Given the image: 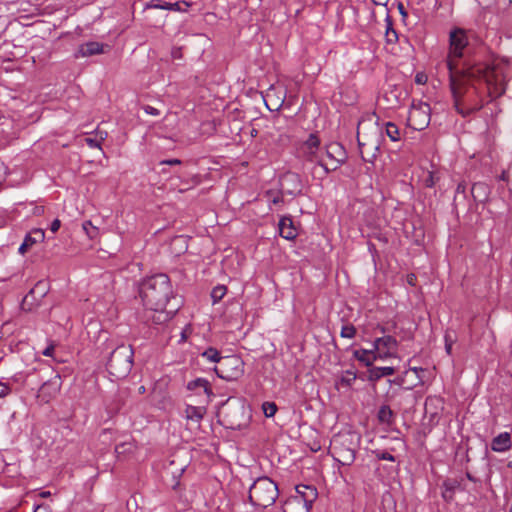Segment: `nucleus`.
<instances>
[{"label":"nucleus","instance_id":"nucleus-1","mask_svg":"<svg viewBox=\"0 0 512 512\" xmlns=\"http://www.w3.org/2000/svg\"><path fill=\"white\" fill-rule=\"evenodd\" d=\"M506 64L495 61L492 64L470 65L463 63L461 72L449 75L454 105L458 113L467 116L482 108L483 103L478 83H484L491 97L505 92Z\"/></svg>","mask_w":512,"mask_h":512},{"label":"nucleus","instance_id":"nucleus-2","mask_svg":"<svg viewBox=\"0 0 512 512\" xmlns=\"http://www.w3.org/2000/svg\"><path fill=\"white\" fill-rule=\"evenodd\" d=\"M139 294L146 307L163 308L172 301L179 300L173 294L170 279L166 274H156L143 280Z\"/></svg>","mask_w":512,"mask_h":512},{"label":"nucleus","instance_id":"nucleus-3","mask_svg":"<svg viewBox=\"0 0 512 512\" xmlns=\"http://www.w3.org/2000/svg\"><path fill=\"white\" fill-rule=\"evenodd\" d=\"M279 495L277 484L267 476L257 478L249 488L250 503L259 508H267L275 503Z\"/></svg>","mask_w":512,"mask_h":512},{"label":"nucleus","instance_id":"nucleus-4","mask_svg":"<svg viewBox=\"0 0 512 512\" xmlns=\"http://www.w3.org/2000/svg\"><path fill=\"white\" fill-rule=\"evenodd\" d=\"M358 440L359 438L353 433L335 436L330 444L333 458L341 465H351L355 461Z\"/></svg>","mask_w":512,"mask_h":512},{"label":"nucleus","instance_id":"nucleus-5","mask_svg":"<svg viewBox=\"0 0 512 512\" xmlns=\"http://www.w3.org/2000/svg\"><path fill=\"white\" fill-rule=\"evenodd\" d=\"M132 365L133 350L131 346L120 345L111 352L106 366L111 376L122 379L130 373Z\"/></svg>","mask_w":512,"mask_h":512},{"label":"nucleus","instance_id":"nucleus-6","mask_svg":"<svg viewBox=\"0 0 512 512\" xmlns=\"http://www.w3.org/2000/svg\"><path fill=\"white\" fill-rule=\"evenodd\" d=\"M468 45V38L465 30L455 28L449 35V53L445 61L449 75L461 72L458 68V60L464 56V49Z\"/></svg>","mask_w":512,"mask_h":512},{"label":"nucleus","instance_id":"nucleus-7","mask_svg":"<svg viewBox=\"0 0 512 512\" xmlns=\"http://www.w3.org/2000/svg\"><path fill=\"white\" fill-rule=\"evenodd\" d=\"M357 141L362 159L365 162L373 163L377 157L380 145L378 129L374 128L371 133L366 134L362 132L361 127L358 126Z\"/></svg>","mask_w":512,"mask_h":512},{"label":"nucleus","instance_id":"nucleus-8","mask_svg":"<svg viewBox=\"0 0 512 512\" xmlns=\"http://www.w3.org/2000/svg\"><path fill=\"white\" fill-rule=\"evenodd\" d=\"M214 370L221 379L237 381L244 375V361L237 355L225 356Z\"/></svg>","mask_w":512,"mask_h":512},{"label":"nucleus","instance_id":"nucleus-9","mask_svg":"<svg viewBox=\"0 0 512 512\" xmlns=\"http://www.w3.org/2000/svg\"><path fill=\"white\" fill-rule=\"evenodd\" d=\"M221 423L230 429H239L245 422V409L241 403H226L219 411Z\"/></svg>","mask_w":512,"mask_h":512},{"label":"nucleus","instance_id":"nucleus-10","mask_svg":"<svg viewBox=\"0 0 512 512\" xmlns=\"http://www.w3.org/2000/svg\"><path fill=\"white\" fill-rule=\"evenodd\" d=\"M345 150L339 143H331L326 147L325 154L321 155L318 164L325 170H335L345 160Z\"/></svg>","mask_w":512,"mask_h":512},{"label":"nucleus","instance_id":"nucleus-11","mask_svg":"<svg viewBox=\"0 0 512 512\" xmlns=\"http://www.w3.org/2000/svg\"><path fill=\"white\" fill-rule=\"evenodd\" d=\"M180 305V300H174L167 307H147L149 309V312L146 316L147 322H150L154 325H161L168 322L179 310Z\"/></svg>","mask_w":512,"mask_h":512},{"label":"nucleus","instance_id":"nucleus-12","mask_svg":"<svg viewBox=\"0 0 512 512\" xmlns=\"http://www.w3.org/2000/svg\"><path fill=\"white\" fill-rule=\"evenodd\" d=\"M408 124L414 129L421 131L425 129L430 122V107L426 103L419 104L418 106L413 105L409 111Z\"/></svg>","mask_w":512,"mask_h":512},{"label":"nucleus","instance_id":"nucleus-13","mask_svg":"<svg viewBox=\"0 0 512 512\" xmlns=\"http://www.w3.org/2000/svg\"><path fill=\"white\" fill-rule=\"evenodd\" d=\"M60 387L61 377L59 375H55L42 384L38 392V398H41L42 401L48 403L59 393Z\"/></svg>","mask_w":512,"mask_h":512},{"label":"nucleus","instance_id":"nucleus-14","mask_svg":"<svg viewBox=\"0 0 512 512\" xmlns=\"http://www.w3.org/2000/svg\"><path fill=\"white\" fill-rule=\"evenodd\" d=\"M319 145V138L315 134H310L309 138L303 143L301 149L310 161L318 163V160L321 159V155H318Z\"/></svg>","mask_w":512,"mask_h":512},{"label":"nucleus","instance_id":"nucleus-15","mask_svg":"<svg viewBox=\"0 0 512 512\" xmlns=\"http://www.w3.org/2000/svg\"><path fill=\"white\" fill-rule=\"evenodd\" d=\"M296 491L297 495L295 497L311 508L317 498L316 488L309 485H298L296 486Z\"/></svg>","mask_w":512,"mask_h":512},{"label":"nucleus","instance_id":"nucleus-16","mask_svg":"<svg viewBox=\"0 0 512 512\" xmlns=\"http://www.w3.org/2000/svg\"><path fill=\"white\" fill-rule=\"evenodd\" d=\"M105 47H108V45L94 41L87 42L79 46L76 56L89 57L102 54L105 52Z\"/></svg>","mask_w":512,"mask_h":512},{"label":"nucleus","instance_id":"nucleus-17","mask_svg":"<svg viewBox=\"0 0 512 512\" xmlns=\"http://www.w3.org/2000/svg\"><path fill=\"white\" fill-rule=\"evenodd\" d=\"M44 237V231L41 229H35L31 233H28L18 249L19 253L24 255L34 244L42 242Z\"/></svg>","mask_w":512,"mask_h":512},{"label":"nucleus","instance_id":"nucleus-18","mask_svg":"<svg viewBox=\"0 0 512 512\" xmlns=\"http://www.w3.org/2000/svg\"><path fill=\"white\" fill-rule=\"evenodd\" d=\"M279 234L286 240H293L297 233L293 221L290 217H282L279 221Z\"/></svg>","mask_w":512,"mask_h":512},{"label":"nucleus","instance_id":"nucleus-19","mask_svg":"<svg viewBox=\"0 0 512 512\" xmlns=\"http://www.w3.org/2000/svg\"><path fill=\"white\" fill-rule=\"evenodd\" d=\"M511 437L508 432L500 433L493 438L491 442V449L495 452H505L511 448Z\"/></svg>","mask_w":512,"mask_h":512},{"label":"nucleus","instance_id":"nucleus-20","mask_svg":"<svg viewBox=\"0 0 512 512\" xmlns=\"http://www.w3.org/2000/svg\"><path fill=\"white\" fill-rule=\"evenodd\" d=\"M398 346L397 340L392 336H383L376 338L373 343L375 351H382L384 349L395 352Z\"/></svg>","mask_w":512,"mask_h":512},{"label":"nucleus","instance_id":"nucleus-21","mask_svg":"<svg viewBox=\"0 0 512 512\" xmlns=\"http://www.w3.org/2000/svg\"><path fill=\"white\" fill-rule=\"evenodd\" d=\"M191 6L190 3L186 1L176 2V3H154L151 2L147 5L148 8H159V9H165V10H174V11H180V12H186L188 8Z\"/></svg>","mask_w":512,"mask_h":512},{"label":"nucleus","instance_id":"nucleus-22","mask_svg":"<svg viewBox=\"0 0 512 512\" xmlns=\"http://www.w3.org/2000/svg\"><path fill=\"white\" fill-rule=\"evenodd\" d=\"M310 509L311 508L296 497L289 498L283 507L284 512H310Z\"/></svg>","mask_w":512,"mask_h":512},{"label":"nucleus","instance_id":"nucleus-23","mask_svg":"<svg viewBox=\"0 0 512 512\" xmlns=\"http://www.w3.org/2000/svg\"><path fill=\"white\" fill-rule=\"evenodd\" d=\"M394 373L395 368L393 367H372L369 369V380L378 381L380 378L393 375Z\"/></svg>","mask_w":512,"mask_h":512},{"label":"nucleus","instance_id":"nucleus-24","mask_svg":"<svg viewBox=\"0 0 512 512\" xmlns=\"http://www.w3.org/2000/svg\"><path fill=\"white\" fill-rule=\"evenodd\" d=\"M353 355L357 360L364 363V365H366V366H371L373 361L377 359V356L374 355V349H372V350H366V349L355 350Z\"/></svg>","mask_w":512,"mask_h":512},{"label":"nucleus","instance_id":"nucleus-25","mask_svg":"<svg viewBox=\"0 0 512 512\" xmlns=\"http://www.w3.org/2000/svg\"><path fill=\"white\" fill-rule=\"evenodd\" d=\"M394 417V412L388 405H382L379 408L377 418L380 423L390 426L394 422Z\"/></svg>","mask_w":512,"mask_h":512},{"label":"nucleus","instance_id":"nucleus-26","mask_svg":"<svg viewBox=\"0 0 512 512\" xmlns=\"http://www.w3.org/2000/svg\"><path fill=\"white\" fill-rule=\"evenodd\" d=\"M200 388H202L204 393L208 396L213 394L209 382L204 378H197L187 384V389L191 391H195Z\"/></svg>","mask_w":512,"mask_h":512},{"label":"nucleus","instance_id":"nucleus-27","mask_svg":"<svg viewBox=\"0 0 512 512\" xmlns=\"http://www.w3.org/2000/svg\"><path fill=\"white\" fill-rule=\"evenodd\" d=\"M185 468L186 466L183 464L176 465V460L172 459L169 461L168 465L165 466V473L171 475L173 479H178L185 471Z\"/></svg>","mask_w":512,"mask_h":512},{"label":"nucleus","instance_id":"nucleus-28","mask_svg":"<svg viewBox=\"0 0 512 512\" xmlns=\"http://www.w3.org/2000/svg\"><path fill=\"white\" fill-rule=\"evenodd\" d=\"M185 413H186V418L188 420L200 422V420L204 416L205 409L203 407H196V406L188 405L185 410Z\"/></svg>","mask_w":512,"mask_h":512},{"label":"nucleus","instance_id":"nucleus-29","mask_svg":"<svg viewBox=\"0 0 512 512\" xmlns=\"http://www.w3.org/2000/svg\"><path fill=\"white\" fill-rule=\"evenodd\" d=\"M82 228L89 239H95L99 235L98 227L94 226L89 220L83 222Z\"/></svg>","mask_w":512,"mask_h":512},{"label":"nucleus","instance_id":"nucleus-30","mask_svg":"<svg viewBox=\"0 0 512 512\" xmlns=\"http://www.w3.org/2000/svg\"><path fill=\"white\" fill-rule=\"evenodd\" d=\"M226 292H227L226 286H224V285L215 286L211 291V298H212L213 304H216L219 301H221L223 299V297L225 296Z\"/></svg>","mask_w":512,"mask_h":512},{"label":"nucleus","instance_id":"nucleus-31","mask_svg":"<svg viewBox=\"0 0 512 512\" xmlns=\"http://www.w3.org/2000/svg\"><path fill=\"white\" fill-rule=\"evenodd\" d=\"M386 134L392 141L400 139L399 128L394 123L388 122L386 124Z\"/></svg>","mask_w":512,"mask_h":512},{"label":"nucleus","instance_id":"nucleus-32","mask_svg":"<svg viewBox=\"0 0 512 512\" xmlns=\"http://www.w3.org/2000/svg\"><path fill=\"white\" fill-rule=\"evenodd\" d=\"M203 357H206L211 362H217L218 365L220 364V361L223 357L220 356V353L215 348H208L206 351L203 352Z\"/></svg>","mask_w":512,"mask_h":512},{"label":"nucleus","instance_id":"nucleus-33","mask_svg":"<svg viewBox=\"0 0 512 512\" xmlns=\"http://www.w3.org/2000/svg\"><path fill=\"white\" fill-rule=\"evenodd\" d=\"M356 332V328L352 324H346L342 326L340 335L343 338L352 339L355 337Z\"/></svg>","mask_w":512,"mask_h":512},{"label":"nucleus","instance_id":"nucleus-34","mask_svg":"<svg viewBox=\"0 0 512 512\" xmlns=\"http://www.w3.org/2000/svg\"><path fill=\"white\" fill-rule=\"evenodd\" d=\"M387 43H394L398 39L396 31L391 27V21L387 20V29L385 33Z\"/></svg>","mask_w":512,"mask_h":512},{"label":"nucleus","instance_id":"nucleus-35","mask_svg":"<svg viewBox=\"0 0 512 512\" xmlns=\"http://www.w3.org/2000/svg\"><path fill=\"white\" fill-rule=\"evenodd\" d=\"M263 411L266 417H272L277 411V406L273 402H265L263 404Z\"/></svg>","mask_w":512,"mask_h":512},{"label":"nucleus","instance_id":"nucleus-36","mask_svg":"<svg viewBox=\"0 0 512 512\" xmlns=\"http://www.w3.org/2000/svg\"><path fill=\"white\" fill-rule=\"evenodd\" d=\"M355 379H356V375L351 371H347L346 375L341 377L340 382L342 385L349 387L352 385V383L355 381Z\"/></svg>","mask_w":512,"mask_h":512},{"label":"nucleus","instance_id":"nucleus-37","mask_svg":"<svg viewBox=\"0 0 512 512\" xmlns=\"http://www.w3.org/2000/svg\"><path fill=\"white\" fill-rule=\"evenodd\" d=\"M375 456L378 460L395 461V457L387 451H376Z\"/></svg>","mask_w":512,"mask_h":512},{"label":"nucleus","instance_id":"nucleus-38","mask_svg":"<svg viewBox=\"0 0 512 512\" xmlns=\"http://www.w3.org/2000/svg\"><path fill=\"white\" fill-rule=\"evenodd\" d=\"M132 450V444L130 443H121L116 445L115 452L120 455L126 452H130Z\"/></svg>","mask_w":512,"mask_h":512},{"label":"nucleus","instance_id":"nucleus-39","mask_svg":"<svg viewBox=\"0 0 512 512\" xmlns=\"http://www.w3.org/2000/svg\"><path fill=\"white\" fill-rule=\"evenodd\" d=\"M374 355L377 356V359H387V358H390V357H395L396 354L395 352L393 351H389V350H382V351H375L374 350Z\"/></svg>","mask_w":512,"mask_h":512},{"label":"nucleus","instance_id":"nucleus-40","mask_svg":"<svg viewBox=\"0 0 512 512\" xmlns=\"http://www.w3.org/2000/svg\"><path fill=\"white\" fill-rule=\"evenodd\" d=\"M446 487V491L454 492V490L459 486V483L455 480H449L444 483Z\"/></svg>","mask_w":512,"mask_h":512},{"label":"nucleus","instance_id":"nucleus-41","mask_svg":"<svg viewBox=\"0 0 512 512\" xmlns=\"http://www.w3.org/2000/svg\"><path fill=\"white\" fill-rule=\"evenodd\" d=\"M84 141L86 142V144L90 147H97V148H101V143L100 141L97 140V138H90V137H87L84 139Z\"/></svg>","mask_w":512,"mask_h":512},{"label":"nucleus","instance_id":"nucleus-42","mask_svg":"<svg viewBox=\"0 0 512 512\" xmlns=\"http://www.w3.org/2000/svg\"><path fill=\"white\" fill-rule=\"evenodd\" d=\"M453 340L449 334L445 335V349L448 354H451Z\"/></svg>","mask_w":512,"mask_h":512},{"label":"nucleus","instance_id":"nucleus-43","mask_svg":"<svg viewBox=\"0 0 512 512\" xmlns=\"http://www.w3.org/2000/svg\"><path fill=\"white\" fill-rule=\"evenodd\" d=\"M9 392L10 387L5 383L0 382V398L5 397L6 395L9 394Z\"/></svg>","mask_w":512,"mask_h":512},{"label":"nucleus","instance_id":"nucleus-44","mask_svg":"<svg viewBox=\"0 0 512 512\" xmlns=\"http://www.w3.org/2000/svg\"><path fill=\"white\" fill-rule=\"evenodd\" d=\"M144 111L147 113V114H150V115H153V116H158L160 115V112L158 109L152 107V106H149V105H146L144 106Z\"/></svg>","mask_w":512,"mask_h":512},{"label":"nucleus","instance_id":"nucleus-45","mask_svg":"<svg viewBox=\"0 0 512 512\" xmlns=\"http://www.w3.org/2000/svg\"><path fill=\"white\" fill-rule=\"evenodd\" d=\"M61 226V222L59 219H55L52 221L51 225H50V230L53 232V233H56L59 228Z\"/></svg>","mask_w":512,"mask_h":512},{"label":"nucleus","instance_id":"nucleus-46","mask_svg":"<svg viewBox=\"0 0 512 512\" xmlns=\"http://www.w3.org/2000/svg\"><path fill=\"white\" fill-rule=\"evenodd\" d=\"M108 136V133L106 131H103V130H97L96 131V138L98 141H100V143L102 141H104Z\"/></svg>","mask_w":512,"mask_h":512},{"label":"nucleus","instance_id":"nucleus-47","mask_svg":"<svg viewBox=\"0 0 512 512\" xmlns=\"http://www.w3.org/2000/svg\"><path fill=\"white\" fill-rule=\"evenodd\" d=\"M161 165H179L181 164V161L179 159H169V160H164L162 162H160Z\"/></svg>","mask_w":512,"mask_h":512},{"label":"nucleus","instance_id":"nucleus-48","mask_svg":"<svg viewBox=\"0 0 512 512\" xmlns=\"http://www.w3.org/2000/svg\"><path fill=\"white\" fill-rule=\"evenodd\" d=\"M53 351H54V345H53V344H51V345H49L48 347H46V348L43 350L42 354H43L44 356L49 357V356H52Z\"/></svg>","mask_w":512,"mask_h":512},{"label":"nucleus","instance_id":"nucleus-49","mask_svg":"<svg viewBox=\"0 0 512 512\" xmlns=\"http://www.w3.org/2000/svg\"><path fill=\"white\" fill-rule=\"evenodd\" d=\"M426 81V76L423 74H417L416 75V82L419 84H423Z\"/></svg>","mask_w":512,"mask_h":512},{"label":"nucleus","instance_id":"nucleus-50","mask_svg":"<svg viewBox=\"0 0 512 512\" xmlns=\"http://www.w3.org/2000/svg\"><path fill=\"white\" fill-rule=\"evenodd\" d=\"M44 212V208L42 206H36L34 208V214L35 215H41Z\"/></svg>","mask_w":512,"mask_h":512},{"label":"nucleus","instance_id":"nucleus-51","mask_svg":"<svg viewBox=\"0 0 512 512\" xmlns=\"http://www.w3.org/2000/svg\"><path fill=\"white\" fill-rule=\"evenodd\" d=\"M389 382L390 383H394L396 385H402L403 382H404V379L402 377H398V378H396L394 380H390Z\"/></svg>","mask_w":512,"mask_h":512},{"label":"nucleus","instance_id":"nucleus-52","mask_svg":"<svg viewBox=\"0 0 512 512\" xmlns=\"http://www.w3.org/2000/svg\"><path fill=\"white\" fill-rule=\"evenodd\" d=\"M389 0H372V2L375 4V5H382V6H385L387 3H388Z\"/></svg>","mask_w":512,"mask_h":512},{"label":"nucleus","instance_id":"nucleus-53","mask_svg":"<svg viewBox=\"0 0 512 512\" xmlns=\"http://www.w3.org/2000/svg\"><path fill=\"white\" fill-rule=\"evenodd\" d=\"M398 9H399V12L401 13L402 16H404V17L407 16V13H406L402 3L398 4Z\"/></svg>","mask_w":512,"mask_h":512},{"label":"nucleus","instance_id":"nucleus-54","mask_svg":"<svg viewBox=\"0 0 512 512\" xmlns=\"http://www.w3.org/2000/svg\"><path fill=\"white\" fill-rule=\"evenodd\" d=\"M34 512H51V511H50L48 508H46V507H41V506H39V507H37V508L35 509V511H34Z\"/></svg>","mask_w":512,"mask_h":512},{"label":"nucleus","instance_id":"nucleus-55","mask_svg":"<svg viewBox=\"0 0 512 512\" xmlns=\"http://www.w3.org/2000/svg\"><path fill=\"white\" fill-rule=\"evenodd\" d=\"M44 285V283L42 282H38L35 287L31 290V293H34L37 289L39 288H42V286Z\"/></svg>","mask_w":512,"mask_h":512},{"label":"nucleus","instance_id":"nucleus-56","mask_svg":"<svg viewBox=\"0 0 512 512\" xmlns=\"http://www.w3.org/2000/svg\"><path fill=\"white\" fill-rule=\"evenodd\" d=\"M173 241H174V243H177V242L185 243V239L183 236H178Z\"/></svg>","mask_w":512,"mask_h":512},{"label":"nucleus","instance_id":"nucleus-57","mask_svg":"<svg viewBox=\"0 0 512 512\" xmlns=\"http://www.w3.org/2000/svg\"><path fill=\"white\" fill-rule=\"evenodd\" d=\"M466 477L472 481V482H476L477 480L472 476V474L470 472H466Z\"/></svg>","mask_w":512,"mask_h":512},{"label":"nucleus","instance_id":"nucleus-58","mask_svg":"<svg viewBox=\"0 0 512 512\" xmlns=\"http://www.w3.org/2000/svg\"><path fill=\"white\" fill-rule=\"evenodd\" d=\"M410 370L415 372L416 374H418V372H423L424 371L422 368H417V367H413Z\"/></svg>","mask_w":512,"mask_h":512},{"label":"nucleus","instance_id":"nucleus-59","mask_svg":"<svg viewBox=\"0 0 512 512\" xmlns=\"http://www.w3.org/2000/svg\"><path fill=\"white\" fill-rule=\"evenodd\" d=\"M426 182H427V183H428V182L433 183V176H432L431 174H429V179H427V180H426ZM427 186H428V187H432V184H428Z\"/></svg>","mask_w":512,"mask_h":512},{"label":"nucleus","instance_id":"nucleus-60","mask_svg":"<svg viewBox=\"0 0 512 512\" xmlns=\"http://www.w3.org/2000/svg\"><path fill=\"white\" fill-rule=\"evenodd\" d=\"M281 201H282V199H281L280 197H275V198L273 199V203H274V204H277V203H279V202H281Z\"/></svg>","mask_w":512,"mask_h":512},{"label":"nucleus","instance_id":"nucleus-61","mask_svg":"<svg viewBox=\"0 0 512 512\" xmlns=\"http://www.w3.org/2000/svg\"><path fill=\"white\" fill-rule=\"evenodd\" d=\"M49 495H50V492H49V491H47V492H42V493H41V496H42V497H48Z\"/></svg>","mask_w":512,"mask_h":512},{"label":"nucleus","instance_id":"nucleus-62","mask_svg":"<svg viewBox=\"0 0 512 512\" xmlns=\"http://www.w3.org/2000/svg\"><path fill=\"white\" fill-rule=\"evenodd\" d=\"M378 329L382 332V333H385L386 332V328L383 327V326H379Z\"/></svg>","mask_w":512,"mask_h":512},{"label":"nucleus","instance_id":"nucleus-63","mask_svg":"<svg viewBox=\"0 0 512 512\" xmlns=\"http://www.w3.org/2000/svg\"><path fill=\"white\" fill-rule=\"evenodd\" d=\"M413 279H414V275H412V276H410V277L408 278V282H409L410 284H413Z\"/></svg>","mask_w":512,"mask_h":512},{"label":"nucleus","instance_id":"nucleus-64","mask_svg":"<svg viewBox=\"0 0 512 512\" xmlns=\"http://www.w3.org/2000/svg\"><path fill=\"white\" fill-rule=\"evenodd\" d=\"M144 390V386H141L140 392H143Z\"/></svg>","mask_w":512,"mask_h":512}]
</instances>
